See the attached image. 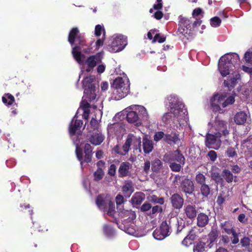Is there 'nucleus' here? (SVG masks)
Segmentation results:
<instances>
[{
  "instance_id": "f257e3e1",
  "label": "nucleus",
  "mask_w": 252,
  "mask_h": 252,
  "mask_svg": "<svg viewBox=\"0 0 252 252\" xmlns=\"http://www.w3.org/2000/svg\"><path fill=\"white\" fill-rule=\"evenodd\" d=\"M67 40L72 46L71 53L74 59L78 63H82V57L85 55L82 54L81 49L87 46L85 34L81 33L77 27H73L69 32Z\"/></svg>"
},
{
  "instance_id": "f03ea898",
  "label": "nucleus",
  "mask_w": 252,
  "mask_h": 252,
  "mask_svg": "<svg viewBox=\"0 0 252 252\" xmlns=\"http://www.w3.org/2000/svg\"><path fill=\"white\" fill-rule=\"evenodd\" d=\"M111 88L113 89V97L119 100L129 93L130 83L128 78L118 77L114 80Z\"/></svg>"
},
{
  "instance_id": "7ed1b4c3",
  "label": "nucleus",
  "mask_w": 252,
  "mask_h": 252,
  "mask_svg": "<svg viewBox=\"0 0 252 252\" xmlns=\"http://www.w3.org/2000/svg\"><path fill=\"white\" fill-rule=\"evenodd\" d=\"M239 58L237 54H226L222 56L219 62L218 67L221 75L225 77L230 73L234 67L235 60Z\"/></svg>"
},
{
  "instance_id": "20e7f679",
  "label": "nucleus",
  "mask_w": 252,
  "mask_h": 252,
  "mask_svg": "<svg viewBox=\"0 0 252 252\" xmlns=\"http://www.w3.org/2000/svg\"><path fill=\"white\" fill-rule=\"evenodd\" d=\"M226 95L218 93L215 94L210 99L212 108L214 110H219L220 107L224 108L232 104L235 101L234 97L230 96L225 99Z\"/></svg>"
},
{
  "instance_id": "39448f33",
  "label": "nucleus",
  "mask_w": 252,
  "mask_h": 252,
  "mask_svg": "<svg viewBox=\"0 0 252 252\" xmlns=\"http://www.w3.org/2000/svg\"><path fill=\"white\" fill-rule=\"evenodd\" d=\"M94 80V78L93 76H90L85 77L82 81L85 97L90 101L94 100L96 96V88L95 84L93 83Z\"/></svg>"
},
{
  "instance_id": "423d86ee",
  "label": "nucleus",
  "mask_w": 252,
  "mask_h": 252,
  "mask_svg": "<svg viewBox=\"0 0 252 252\" xmlns=\"http://www.w3.org/2000/svg\"><path fill=\"white\" fill-rule=\"evenodd\" d=\"M173 182L177 185L180 184L181 189L186 194H191L194 190L193 182L185 176H175Z\"/></svg>"
},
{
  "instance_id": "0eeeda50",
  "label": "nucleus",
  "mask_w": 252,
  "mask_h": 252,
  "mask_svg": "<svg viewBox=\"0 0 252 252\" xmlns=\"http://www.w3.org/2000/svg\"><path fill=\"white\" fill-rule=\"evenodd\" d=\"M84 150L85 153L84 158H83L82 149L78 146H76L75 150L76 155L77 159L80 161L81 165H82L83 162L85 163H90L92 162L93 148L90 144L86 143L84 146Z\"/></svg>"
},
{
  "instance_id": "6e6552de",
  "label": "nucleus",
  "mask_w": 252,
  "mask_h": 252,
  "mask_svg": "<svg viewBox=\"0 0 252 252\" xmlns=\"http://www.w3.org/2000/svg\"><path fill=\"white\" fill-rule=\"evenodd\" d=\"M85 56L84 58L82 57V61H83L82 59L85 58ZM101 60L102 57L100 53H98L95 55L89 56L85 62L82 61V63L80 64H83L85 67V70L87 72H90L93 71L97 63L101 62Z\"/></svg>"
},
{
  "instance_id": "1a4fd4ad",
  "label": "nucleus",
  "mask_w": 252,
  "mask_h": 252,
  "mask_svg": "<svg viewBox=\"0 0 252 252\" xmlns=\"http://www.w3.org/2000/svg\"><path fill=\"white\" fill-rule=\"evenodd\" d=\"M221 136V133L220 132H216L215 134L208 133L206 137V146L209 148L219 149L221 144L220 139Z\"/></svg>"
},
{
  "instance_id": "9d476101",
  "label": "nucleus",
  "mask_w": 252,
  "mask_h": 252,
  "mask_svg": "<svg viewBox=\"0 0 252 252\" xmlns=\"http://www.w3.org/2000/svg\"><path fill=\"white\" fill-rule=\"evenodd\" d=\"M126 45V41L123 36H118L114 38L111 43V48L114 52L122 51Z\"/></svg>"
},
{
  "instance_id": "9b49d317",
  "label": "nucleus",
  "mask_w": 252,
  "mask_h": 252,
  "mask_svg": "<svg viewBox=\"0 0 252 252\" xmlns=\"http://www.w3.org/2000/svg\"><path fill=\"white\" fill-rule=\"evenodd\" d=\"M168 100L170 109H174V110H183L184 108L186 109L185 108V104L176 95L171 94L168 97Z\"/></svg>"
},
{
  "instance_id": "f8f14e48",
  "label": "nucleus",
  "mask_w": 252,
  "mask_h": 252,
  "mask_svg": "<svg viewBox=\"0 0 252 252\" xmlns=\"http://www.w3.org/2000/svg\"><path fill=\"white\" fill-rule=\"evenodd\" d=\"M109 201L107 194H100L97 196L95 203L100 210L105 211L108 208V203Z\"/></svg>"
},
{
  "instance_id": "ddd939ff",
  "label": "nucleus",
  "mask_w": 252,
  "mask_h": 252,
  "mask_svg": "<svg viewBox=\"0 0 252 252\" xmlns=\"http://www.w3.org/2000/svg\"><path fill=\"white\" fill-rule=\"evenodd\" d=\"M105 139V136L101 132L98 131L93 132L87 138L88 141L91 143L94 146L100 145Z\"/></svg>"
},
{
  "instance_id": "4468645a",
  "label": "nucleus",
  "mask_w": 252,
  "mask_h": 252,
  "mask_svg": "<svg viewBox=\"0 0 252 252\" xmlns=\"http://www.w3.org/2000/svg\"><path fill=\"white\" fill-rule=\"evenodd\" d=\"M132 168V164L129 162L125 161L121 163L118 169L119 177L124 178L128 176L130 174L129 170Z\"/></svg>"
},
{
  "instance_id": "2eb2a0df",
  "label": "nucleus",
  "mask_w": 252,
  "mask_h": 252,
  "mask_svg": "<svg viewBox=\"0 0 252 252\" xmlns=\"http://www.w3.org/2000/svg\"><path fill=\"white\" fill-rule=\"evenodd\" d=\"M170 227L166 221L162 222L160 226L158 240H162L170 234Z\"/></svg>"
},
{
  "instance_id": "dca6fc26",
  "label": "nucleus",
  "mask_w": 252,
  "mask_h": 252,
  "mask_svg": "<svg viewBox=\"0 0 252 252\" xmlns=\"http://www.w3.org/2000/svg\"><path fill=\"white\" fill-rule=\"evenodd\" d=\"M215 126L216 130L224 136L229 134V131L227 129V124L224 121L217 119L215 121Z\"/></svg>"
},
{
  "instance_id": "f3484780",
  "label": "nucleus",
  "mask_w": 252,
  "mask_h": 252,
  "mask_svg": "<svg viewBox=\"0 0 252 252\" xmlns=\"http://www.w3.org/2000/svg\"><path fill=\"white\" fill-rule=\"evenodd\" d=\"M171 161H177L182 164H185V158L178 150H175L169 154Z\"/></svg>"
},
{
  "instance_id": "a211bd4d",
  "label": "nucleus",
  "mask_w": 252,
  "mask_h": 252,
  "mask_svg": "<svg viewBox=\"0 0 252 252\" xmlns=\"http://www.w3.org/2000/svg\"><path fill=\"white\" fill-rule=\"evenodd\" d=\"M83 122L80 120H73L71 121L69 126V132L71 135H74L77 130H79L82 127Z\"/></svg>"
},
{
  "instance_id": "6ab92c4d",
  "label": "nucleus",
  "mask_w": 252,
  "mask_h": 252,
  "mask_svg": "<svg viewBox=\"0 0 252 252\" xmlns=\"http://www.w3.org/2000/svg\"><path fill=\"white\" fill-rule=\"evenodd\" d=\"M185 214L186 217L190 219H194L197 214L196 207L194 205H188L184 207Z\"/></svg>"
},
{
  "instance_id": "aec40b11",
  "label": "nucleus",
  "mask_w": 252,
  "mask_h": 252,
  "mask_svg": "<svg viewBox=\"0 0 252 252\" xmlns=\"http://www.w3.org/2000/svg\"><path fill=\"white\" fill-rule=\"evenodd\" d=\"M171 201L173 207L176 209H180L184 203L183 198L178 194H174L171 197Z\"/></svg>"
},
{
  "instance_id": "412c9836",
  "label": "nucleus",
  "mask_w": 252,
  "mask_h": 252,
  "mask_svg": "<svg viewBox=\"0 0 252 252\" xmlns=\"http://www.w3.org/2000/svg\"><path fill=\"white\" fill-rule=\"evenodd\" d=\"M143 149L145 154L151 153L154 148V144L152 140H150L147 136H145L143 138Z\"/></svg>"
},
{
  "instance_id": "4be33fe9",
  "label": "nucleus",
  "mask_w": 252,
  "mask_h": 252,
  "mask_svg": "<svg viewBox=\"0 0 252 252\" xmlns=\"http://www.w3.org/2000/svg\"><path fill=\"white\" fill-rule=\"evenodd\" d=\"M126 120L129 123H136V125H141L139 121V117L136 111H126Z\"/></svg>"
},
{
  "instance_id": "5701e85b",
  "label": "nucleus",
  "mask_w": 252,
  "mask_h": 252,
  "mask_svg": "<svg viewBox=\"0 0 252 252\" xmlns=\"http://www.w3.org/2000/svg\"><path fill=\"white\" fill-rule=\"evenodd\" d=\"M247 118V114L244 111H240L235 115L234 120L237 125H243L246 121Z\"/></svg>"
},
{
  "instance_id": "b1692460",
  "label": "nucleus",
  "mask_w": 252,
  "mask_h": 252,
  "mask_svg": "<svg viewBox=\"0 0 252 252\" xmlns=\"http://www.w3.org/2000/svg\"><path fill=\"white\" fill-rule=\"evenodd\" d=\"M209 222L208 216L204 213H201L198 215L197 218V224L199 227H204Z\"/></svg>"
},
{
  "instance_id": "393cba45",
  "label": "nucleus",
  "mask_w": 252,
  "mask_h": 252,
  "mask_svg": "<svg viewBox=\"0 0 252 252\" xmlns=\"http://www.w3.org/2000/svg\"><path fill=\"white\" fill-rule=\"evenodd\" d=\"M164 140L168 144L172 143L175 144H179L180 139L179 135L176 133H171L170 134H166L164 136Z\"/></svg>"
},
{
  "instance_id": "a878e982",
  "label": "nucleus",
  "mask_w": 252,
  "mask_h": 252,
  "mask_svg": "<svg viewBox=\"0 0 252 252\" xmlns=\"http://www.w3.org/2000/svg\"><path fill=\"white\" fill-rule=\"evenodd\" d=\"M18 209L20 212L25 213L31 217L33 214L32 208L29 203H21Z\"/></svg>"
},
{
  "instance_id": "bb28decb",
  "label": "nucleus",
  "mask_w": 252,
  "mask_h": 252,
  "mask_svg": "<svg viewBox=\"0 0 252 252\" xmlns=\"http://www.w3.org/2000/svg\"><path fill=\"white\" fill-rule=\"evenodd\" d=\"M145 199V195L143 193H136L131 198V202L133 204L140 205Z\"/></svg>"
},
{
  "instance_id": "cd10ccee",
  "label": "nucleus",
  "mask_w": 252,
  "mask_h": 252,
  "mask_svg": "<svg viewBox=\"0 0 252 252\" xmlns=\"http://www.w3.org/2000/svg\"><path fill=\"white\" fill-rule=\"evenodd\" d=\"M221 227L222 228L224 232L228 234H234L235 231L233 228L231 222L228 221H225L221 223Z\"/></svg>"
},
{
  "instance_id": "c85d7f7f",
  "label": "nucleus",
  "mask_w": 252,
  "mask_h": 252,
  "mask_svg": "<svg viewBox=\"0 0 252 252\" xmlns=\"http://www.w3.org/2000/svg\"><path fill=\"white\" fill-rule=\"evenodd\" d=\"M122 191L125 194L129 196L131 193L133 191V188L131 182H127L123 186Z\"/></svg>"
},
{
  "instance_id": "c756f323",
  "label": "nucleus",
  "mask_w": 252,
  "mask_h": 252,
  "mask_svg": "<svg viewBox=\"0 0 252 252\" xmlns=\"http://www.w3.org/2000/svg\"><path fill=\"white\" fill-rule=\"evenodd\" d=\"M2 100L4 104L11 105L15 100L14 96L10 94H6L2 97Z\"/></svg>"
},
{
  "instance_id": "7c9ffc66",
  "label": "nucleus",
  "mask_w": 252,
  "mask_h": 252,
  "mask_svg": "<svg viewBox=\"0 0 252 252\" xmlns=\"http://www.w3.org/2000/svg\"><path fill=\"white\" fill-rule=\"evenodd\" d=\"M94 180L95 182H98L103 178L104 172L102 168H97L96 170L94 173Z\"/></svg>"
},
{
  "instance_id": "2f4dec72",
  "label": "nucleus",
  "mask_w": 252,
  "mask_h": 252,
  "mask_svg": "<svg viewBox=\"0 0 252 252\" xmlns=\"http://www.w3.org/2000/svg\"><path fill=\"white\" fill-rule=\"evenodd\" d=\"M133 140L131 137H128L123 145L122 149L124 156H125L129 151Z\"/></svg>"
},
{
  "instance_id": "473e14b6",
  "label": "nucleus",
  "mask_w": 252,
  "mask_h": 252,
  "mask_svg": "<svg viewBox=\"0 0 252 252\" xmlns=\"http://www.w3.org/2000/svg\"><path fill=\"white\" fill-rule=\"evenodd\" d=\"M91 107V105L88 100L83 96L82 101L80 102V106L77 110L81 109L82 110H89V109Z\"/></svg>"
},
{
  "instance_id": "72a5a7b5",
  "label": "nucleus",
  "mask_w": 252,
  "mask_h": 252,
  "mask_svg": "<svg viewBox=\"0 0 252 252\" xmlns=\"http://www.w3.org/2000/svg\"><path fill=\"white\" fill-rule=\"evenodd\" d=\"M222 176L228 183H231L233 180L234 176L228 170H224L222 172Z\"/></svg>"
},
{
  "instance_id": "f704fd0d",
  "label": "nucleus",
  "mask_w": 252,
  "mask_h": 252,
  "mask_svg": "<svg viewBox=\"0 0 252 252\" xmlns=\"http://www.w3.org/2000/svg\"><path fill=\"white\" fill-rule=\"evenodd\" d=\"M148 38L152 40V42H156L158 40V32L155 30H150L147 33Z\"/></svg>"
},
{
  "instance_id": "c9c22d12",
  "label": "nucleus",
  "mask_w": 252,
  "mask_h": 252,
  "mask_svg": "<svg viewBox=\"0 0 252 252\" xmlns=\"http://www.w3.org/2000/svg\"><path fill=\"white\" fill-rule=\"evenodd\" d=\"M200 191L203 196L207 197L210 193V188L206 184L202 185L200 187Z\"/></svg>"
},
{
  "instance_id": "e433bc0d",
  "label": "nucleus",
  "mask_w": 252,
  "mask_h": 252,
  "mask_svg": "<svg viewBox=\"0 0 252 252\" xmlns=\"http://www.w3.org/2000/svg\"><path fill=\"white\" fill-rule=\"evenodd\" d=\"M205 243L200 242L194 246L193 249L194 252H206L205 251Z\"/></svg>"
},
{
  "instance_id": "4c0bfd02",
  "label": "nucleus",
  "mask_w": 252,
  "mask_h": 252,
  "mask_svg": "<svg viewBox=\"0 0 252 252\" xmlns=\"http://www.w3.org/2000/svg\"><path fill=\"white\" fill-rule=\"evenodd\" d=\"M184 164L181 163H176L174 161H171L170 164V167L173 171L178 172L180 171L182 166Z\"/></svg>"
},
{
  "instance_id": "58836bf2",
  "label": "nucleus",
  "mask_w": 252,
  "mask_h": 252,
  "mask_svg": "<svg viewBox=\"0 0 252 252\" xmlns=\"http://www.w3.org/2000/svg\"><path fill=\"white\" fill-rule=\"evenodd\" d=\"M242 146L244 148H246L249 152L252 153V137L245 140L242 143Z\"/></svg>"
},
{
  "instance_id": "ea45409f",
  "label": "nucleus",
  "mask_w": 252,
  "mask_h": 252,
  "mask_svg": "<svg viewBox=\"0 0 252 252\" xmlns=\"http://www.w3.org/2000/svg\"><path fill=\"white\" fill-rule=\"evenodd\" d=\"M180 26L183 28H185L186 29V31L188 30V29L190 28V21L187 19L183 18L181 19L180 22Z\"/></svg>"
},
{
  "instance_id": "a19ab883",
  "label": "nucleus",
  "mask_w": 252,
  "mask_h": 252,
  "mask_svg": "<svg viewBox=\"0 0 252 252\" xmlns=\"http://www.w3.org/2000/svg\"><path fill=\"white\" fill-rule=\"evenodd\" d=\"M195 180L197 184L202 186L205 184L206 177L203 174L199 173L196 175Z\"/></svg>"
},
{
  "instance_id": "79ce46f5",
  "label": "nucleus",
  "mask_w": 252,
  "mask_h": 252,
  "mask_svg": "<svg viewBox=\"0 0 252 252\" xmlns=\"http://www.w3.org/2000/svg\"><path fill=\"white\" fill-rule=\"evenodd\" d=\"M103 232L105 235L108 237L112 236L114 233V231L112 227L109 225H104Z\"/></svg>"
},
{
  "instance_id": "37998d69",
  "label": "nucleus",
  "mask_w": 252,
  "mask_h": 252,
  "mask_svg": "<svg viewBox=\"0 0 252 252\" xmlns=\"http://www.w3.org/2000/svg\"><path fill=\"white\" fill-rule=\"evenodd\" d=\"M123 110H146L144 106L141 105H131Z\"/></svg>"
},
{
  "instance_id": "c03bdc74",
  "label": "nucleus",
  "mask_w": 252,
  "mask_h": 252,
  "mask_svg": "<svg viewBox=\"0 0 252 252\" xmlns=\"http://www.w3.org/2000/svg\"><path fill=\"white\" fill-rule=\"evenodd\" d=\"M244 59L246 63H252V51L251 49L248 50L245 54Z\"/></svg>"
},
{
  "instance_id": "a18cd8bd",
  "label": "nucleus",
  "mask_w": 252,
  "mask_h": 252,
  "mask_svg": "<svg viewBox=\"0 0 252 252\" xmlns=\"http://www.w3.org/2000/svg\"><path fill=\"white\" fill-rule=\"evenodd\" d=\"M102 32H103V36H104L105 32L103 27L100 25H97L95 26L94 32L95 35L96 36H99Z\"/></svg>"
},
{
  "instance_id": "49530a36",
  "label": "nucleus",
  "mask_w": 252,
  "mask_h": 252,
  "mask_svg": "<svg viewBox=\"0 0 252 252\" xmlns=\"http://www.w3.org/2000/svg\"><path fill=\"white\" fill-rule=\"evenodd\" d=\"M221 21L218 17H214L211 19L210 23L212 27H217L220 25Z\"/></svg>"
},
{
  "instance_id": "de8ad7c7",
  "label": "nucleus",
  "mask_w": 252,
  "mask_h": 252,
  "mask_svg": "<svg viewBox=\"0 0 252 252\" xmlns=\"http://www.w3.org/2000/svg\"><path fill=\"white\" fill-rule=\"evenodd\" d=\"M90 126L93 130H97L99 127V123L96 119L93 118L90 122Z\"/></svg>"
},
{
  "instance_id": "09e8293b",
  "label": "nucleus",
  "mask_w": 252,
  "mask_h": 252,
  "mask_svg": "<svg viewBox=\"0 0 252 252\" xmlns=\"http://www.w3.org/2000/svg\"><path fill=\"white\" fill-rule=\"evenodd\" d=\"M108 207L109 208L107 213L109 215H112L115 212V205L114 202L110 200L108 203Z\"/></svg>"
},
{
  "instance_id": "8fccbe9b",
  "label": "nucleus",
  "mask_w": 252,
  "mask_h": 252,
  "mask_svg": "<svg viewBox=\"0 0 252 252\" xmlns=\"http://www.w3.org/2000/svg\"><path fill=\"white\" fill-rule=\"evenodd\" d=\"M116 166L114 164H112L109 167L108 174L110 176H114L116 174Z\"/></svg>"
},
{
  "instance_id": "3c124183",
  "label": "nucleus",
  "mask_w": 252,
  "mask_h": 252,
  "mask_svg": "<svg viewBox=\"0 0 252 252\" xmlns=\"http://www.w3.org/2000/svg\"><path fill=\"white\" fill-rule=\"evenodd\" d=\"M208 157L212 161H214L217 159V155L215 151L212 150L208 152Z\"/></svg>"
},
{
  "instance_id": "603ef678",
  "label": "nucleus",
  "mask_w": 252,
  "mask_h": 252,
  "mask_svg": "<svg viewBox=\"0 0 252 252\" xmlns=\"http://www.w3.org/2000/svg\"><path fill=\"white\" fill-rule=\"evenodd\" d=\"M152 208V205L149 203H144L140 208V210L142 212H146Z\"/></svg>"
},
{
  "instance_id": "864d4df0",
  "label": "nucleus",
  "mask_w": 252,
  "mask_h": 252,
  "mask_svg": "<svg viewBox=\"0 0 252 252\" xmlns=\"http://www.w3.org/2000/svg\"><path fill=\"white\" fill-rule=\"evenodd\" d=\"M226 154L229 157H234L236 155V152L234 148L230 147L227 149L226 151Z\"/></svg>"
},
{
  "instance_id": "5fc2aeb1",
  "label": "nucleus",
  "mask_w": 252,
  "mask_h": 252,
  "mask_svg": "<svg viewBox=\"0 0 252 252\" xmlns=\"http://www.w3.org/2000/svg\"><path fill=\"white\" fill-rule=\"evenodd\" d=\"M240 243L243 247H247L250 245V239L248 237H244L241 240Z\"/></svg>"
},
{
  "instance_id": "6e6d98bb",
  "label": "nucleus",
  "mask_w": 252,
  "mask_h": 252,
  "mask_svg": "<svg viewBox=\"0 0 252 252\" xmlns=\"http://www.w3.org/2000/svg\"><path fill=\"white\" fill-rule=\"evenodd\" d=\"M124 198L121 194H118L116 197V202L117 205H121L124 202Z\"/></svg>"
},
{
  "instance_id": "4d7b16f0",
  "label": "nucleus",
  "mask_w": 252,
  "mask_h": 252,
  "mask_svg": "<svg viewBox=\"0 0 252 252\" xmlns=\"http://www.w3.org/2000/svg\"><path fill=\"white\" fill-rule=\"evenodd\" d=\"M158 212V205H156L152 208V210L149 213H148L147 215L149 216L151 218H153L154 217V215Z\"/></svg>"
},
{
  "instance_id": "13d9d810",
  "label": "nucleus",
  "mask_w": 252,
  "mask_h": 252,
  "mask_svg": "<svg viewBox=\"0 0 252 252\" xmlns=\"http://www.w3.org/2000/svg\"><path fill=\"white\" fill-rule=\"evenodd\" d=\"M162 0H158V20L160 19L163 16V13L160 10L162 9V5L161 3Z\"/></svg>"
},
{
  "instance_id": "bf43d9fd",
  "label": "nucleus",
  "mask_w": 252,
  "mask_h": 252,
  "mask_svg": "<svg viewBox=\"0 0 252 252\" xmlns=\"http://www.w3.org/2000/svg\"><path fill=\"white\" fill-rule=\"evenodd\" d=\"M141 138L140 137H134V145L137 144L138 147L140 151H141V148H140L141 145Z\"/></svg>"
},
{
  "instance_id": "052dcab7",
  "label": "nucleus",
  "mask_w": 252,
  "mask_h": 252,
  "mask_svg": "<svg viewBox=\"0 0 252 252\" xmlns=\"http://www.w3.org/2000/svg\"><path fill=\"white\" fill-rule=\"evenodd\" d=\"M170 47V45L168 44H159L158 43V48H160L162 51H166L169 49Z\"/></svg>"
},
{
  "instance_id": "680f3d73",
  "label": "nucleus",
  "mask_w": 252,
  "mask_h": 252,
  "mask_svg": "<svg viewBox=\"0 0 252 252\" xmlns=\"http://www.w3.org/2000/svg\"><path fill=\"white\" fill-rule=\"evenodd\" d=\"M202 12V10L200 8H197L193 10L192 12V16L193 17L197 16L201 14Z\"/></svg>"
},
{
  "instance_id": "e2e57ef3",
  "label": "nucleus",
  "mask_w": 252,
  "mask_h": 252,
  "mask_svg": "<svg viewBox=\"0 0 252 252\" xmlns=\"http://www.w3.org/2000/svg\"><path fill=\"white\" fill-rule=\"evenodd\" d=\"M232 171L235 174L239 173L241 171L240 167L237 165H234L232 166Z\"/></svg>"
},
{
  "instance_id": "0e129e2a",
  "label": "nucleus",
  "mask_w": 252,
  "mask_h": 252,
  "mask_svg": "<svg viewBox=\"0 0 252 252\" xmlns=\"http://www.w3.org/2000/svg\"><path fill=\"white\" fill-rule=\"evenodd\" d=\"M114 151L117 154L121 156H124L122 149L118 145H116V146H115V147L114 148Z\"/></svg>"
},
{
  "instance_id": "69168bd1",
  "label": "nucleus",
  "mask_w": 252,
  "mask_h": 252,
  "mask_svg": "<svg viewBox=\"0 0 252 252\" xmlns=\"http://www.w3.org/2000/svg\"><path fill=\"white\" fill-rule=\"evenodd\" d=\"M166 38V35L164 34H161L160 33H158V43L159 44H162L163 43Z\"/></svg>"
},
{
  "instance_id": "338daca9",
  "label": "nucleus",
  "mask_w": 252,
  "mask_h": 252,
  "mask_svg": "<svg viewBox=\"0 0 252 252\" xmlns=\"http://www.w3.org/2000/svg\"><path fill=\"white\" fill-rule=\"evenodd\" d=\"M105 66L103 64H100L97 67V71L98 73H102L104 72Z\"/></svg>"
},
{
  "instance_id": "774afa93",
  "label": "nucleus",
  "mask_w": 252,
  "mask_h": 252,
  "mask_svg": "<svg viewBox=\"0 0 252 252\" xmlns=\"http://www.w3.org/2000/svg\"><path fill=\"white\" fill-rule=\"evenodd\" d=\"M150 162L149 160L145 161L144 163V170L145 172H148L150 168Z\"/></svg>"
}]
</instances>
